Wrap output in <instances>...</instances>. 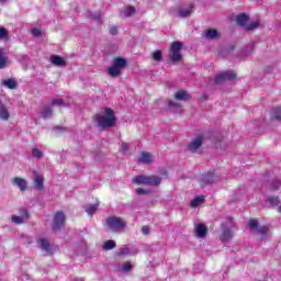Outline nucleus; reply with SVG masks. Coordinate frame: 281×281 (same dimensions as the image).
<instances>
[{"mask_svg": "<svg viewBox=\"0 0 281 281\" xmlns=\"http://www.w3.org/2000/svg\"><path fill=\"white\" fill-rule=\"evenodd\" d=\"M176 100H181L183 102L190 100V94H188V92H186L184 90H180L176 93L175 95Z\"/></svg>", "mask_w": 281, "mask_h": 281, "instance_id": "412c9836", "label": "nucleus"}, {"mask_svg": "<svg viewBox=\"0 0 281 281\" xmlns=\"http://www.w3.org/2000/svg\"><path fill=\"white\" fill-rule=\"evenodd\" d=\"M169 106L172 109V108L177 106V103L175 101H169Z\"/></svg>", "mask_w": 281, "mask_h": 281, "instance_id": "09e8293b", "label": "nucleus"}, {"mask_svg": "<svg viewBox=\"0 0 281 281\" xmlns=\"http://www.w3.org/2000/svg\"><path fill=\"white\" fill-rule=\"evenodd\" d=\"M222 233L220 235V240L222 243H229L234 238V232H236V224L232 218H226L222 224Z\"/></svg>", "mask_w": 281, "mask_h": 281, "instance_id": "f03ea898", "label": "nucleus"}, {"mask_svg": "<svg viewBox=\"0 0 281 281\" xmlns=\"http://www.w3.org/2000/svg\"><path fill=\"white\" fill-rule=\"evenodd\" d=\"M12 186H15V188H19L21 192H25L27 190V181L23 178L15 177L12 179Z\"/></svg>", "mask_w": 281, "mask_h": 281, "instance_id": "9d476101", "label": "nucleus"}, {"mask_svg": "<svg viewBox=\"0 0 281 281\" xmlns=\"http://www.w3.org/2000/svg\"><path fill=\"white\" fill-rule=\"evenodd\" d=\"M271 190H280L281 188V180H273L270 184Z\"/></svg>", "mask_w": 281, "mask_h": 281, "instance_id": "72a5a7b5", "label": "nucleus"}, {"mask_svg": "<svg viewBox=\"0 0 281 281\" xmlns=\"http://www.w3.org/2000/svg\"><path fill=\"white\" fill-rule=\"evenodd\" d=\"M42 117L47 119V117H52V108L47 106L44 109V111L42 112Z\"/></svg>", "mask_w": 281, "mask_h": 281, "instance_id": "c9c22d12", "label": "nucleus"}, {"mask_svg": "<svg viewBox=\"0 0 281 281\" xmlns=\"http://www.w3.org/2000/svg\"><path fill=\"white\" fill-rule=\"evenodd\" d=\"M126 65H127L126 59H124L122 57L114 58L113 63H112V66L121 71H122V69H124V67H126Z\"/></svg>", "mask_w": 281, "mask_h": 281, "instance_id": "ddd939ff", "label": "nucleus"}, {"mask_svg": "<svg viewBox=\"0 0 281 281\" xmlns=\"http://www.w3.org/2000/svg\"><path fill=\"white\" fill-rule=\"evenodd\" d=\"M133 183L137 186H159L161 178L157 176H136L133 179Z\"/></svg>", "mask_w": 281, "mask_h": 281, "instance_id": "7ed1b4c3", "label": "nucleus"}, {"mask_svg": "<svg viewBox=\"0 0 281 281\" xmlns=\"http://www.w3.org/2000/svg\"><path fill=\"white\" fill-rule=\"evenodd\" d=\"M270 205H280V199L276 198H270L269 199Z\"/></svg>", "mask_w": 281, "mask_h": 281, "instance_id": "a19ab883", "label": "nucleus"}, {"mask_svg": "<svg viewBox=\"0 0 281 281\" xmlns=\"http://www.w3.org/2000/svg\"><path fill=\"white\" fill-rule=\"evenodd\" d=\"M195 234L198 238H205V236H207V227H205V224H198Z\"/></svg>", "mask_w": 281, "mask_h": 281, "instance_id": "2eb2a0df", "label": "nucleus"}, {"mask_svg": "<svg viewBox=\"0 0 281 281\" xmlns=\"http://www.w3.org/2000/svg\"><path fill=\"white\" fill-rule=\"evenodd\" d=\"M43 183H44L43 176L35 175V178H34L35 190H43Z\"/></svg>", "mask_w": 281, "mask_h": 281, "instance_id": "aec40b11", "label": "nucleus"}, {"mask_svg": "<svg viewBox=\"0 0 281 281\" xmlns=\"http://www.w3.org/2000/svg\"><path fill=\"white\" fill-rule=\"evenodd\" d=\"M202 203H205V196L199 195L191 201V207H199Z\"/></svg>", "mask_w": 281, "mask_h": 281, "instance_id": "b1692460", "label": "nucleus"}, {"mask_svg": "<svg viewBox=\"0 0 281 281\" xmlns=\"http://www.w3.org/2000/svg\"><path fill=\"white\" fill-rule=\"evenodd\" d=\"M135 251L131 250L128 247H123L119 250L117 256H133Z\"/></svg>", "mask_w": 281, "mask_h": 281, "instance_id": "c85d7f7f", "label": "nucleus"}, {"mask_svg": "<svg viewBox=\"0 0 281 281\" xmlns=\"http://www.w3.org/2000/svg\"><path fill=\"white\" fill-rule=\"evenodd\" d=\"M117 245L115 244V240H106V241H104V244H103V246H102V249L104 250V251H109V250H111V249H115V247H116Z\"/></svg>", "mask_w": 281, "mask_h": 281, "instance_id": "bb28decb", "label": "nucleus"}, {"mask_svg": "<svg viewBox=\"0 0 281 281\" xmlns=\"http://www.w3.org/2000/svg\"><path fill=\"white\" fill-rule=\"evenodd\" d=\"M248 227L252 229V232H258L261 240H267V238L271 236V231H269V226L258 227V220H250L248 222Z\"/></svg>", "mask_w": 281, "mask_h": 281, "instance_id": "20e7f679", "label": "nucleus"}, {"mask_svg": "<svg viewBox=\"0 0 281 281\" xmlns=\"http://www.w3.org/2000/svg\"><path fill=\"white\" fill-rule=\"evenodd\" d=\"M65 213L63 211H58L55 213L54 218H53V232H58L61 227H65Z\"/></svg>", "mask_w": 281, "mask_h": 281, "instance_id": "423d86ee", "label": "nucleus"}, {"mask_svg": "<svg viewBox=\"0 0 281 281\" xmlns=\"http://www.w3.org/2000/svg\"><path fill=\"white\" fill-rule=\"evenodd\" d=\"M8 89H16V81L14 79H7L2 82Z\"/></svg>", "mask_w": 281, "mask_h": 281, "instance_id": "c756f323", "label": "nucleus"}, {"mask_svg": "<svg viewBox=\"0 0 281 281\" xmlns=\"http://www.w3.org/2000/svg\"><path fill=\"white\" fill-rule=\"evenodd\" d=\"M7 66H8V57L5 56L3 48H0V69H5Z\"/></svg>", "mask_w": 281, "mask_h": 281, "instance_id": "5701e85b", "label": "nucleus"}, {"mask_svg": "<svg viewBox=\"0 0 281 281\" xmlns=\"http://www.w3.org/2000/svg\"><path fill=\"white\" fill-rule=\"evenodd\" d=\"M100 205V202H97L94 204H87L85 206V212L88 216H93L95 212H98V207Z\"/></svg>", "mask_w": 281, "mask_h": 281, "instance_id": "4468645a", "label": "nucleus"}, {"mask_svg": "<svg viewBox=\"0 0 281 281\" xmlns=\"http://www.w3.org/2000/svg\"><path fill=\"white\" fill-rule=\"evenodd\" d=\"M270 115L271 120H277L278 122H281V108L271 110Z\"/></svg>", "mask_w": 281, "mask_h": 281, "instance_id": "a878e982", "label": "nucleus"}, {"mask_svg": "<svg viewBox=\"0 0 281 281\" xmlns=\"http://www.w3.org/2000/svg\"><path fill=\"white\" fill-rule=\"evenodd\" d=\"M161 58H162L161 50H156V52L153 53V59L156 63H161Z\"/></svg>", "mask_w": 281, "mask_h": 281, "instance_id": "473e14b6", "label": "nucleus"}, {"mask_svg": "<svg viewBox=\"0 0 281 281\" xmlns=\"http://www.w3.org/2000/svg\"><path fill=\"white\" fill-rule=\"evenodd\" d=\"M139 162L140 164H153V154H150L148 151L140 153Z\"/></svg>", "mask_w": 281, "mask_h": 281, "instance_id": "f3484780", "label": "nucleus"}, {"mask_svg": "<svg viewBox=\"0 0 281 281\" xmlns=\"http://www.w3.org/2000/svg\"><path fill=\"white\" fill-rule=\"evenodd\" d=\"M203 146V136L198 135L189 145H188V150L190 153H194L195 150H199Z\"/></svg>", "mask_w": 281, "mask_h": 281, "instance_id": "1a4fd4ad", "label": "nucleus"}, {"mask_svg": "<svg viewBox=\"0 0 281 281\" xmlns=\"http://www.w3.org/2000/svg\"><path fill=\"white\" fill-rule=\"evenodd\" d=\"M279 212H281V205L279 206Z\"/></svg>", "mask_w": 281, "mask_h": 281, "instance_id": "3c124183", "label": "nucleus"}, {"mask_svg": "<svg viewBox=\"0 0 281 281\" xmlns=\"http://www.w3.org/2000/svg\"><path fill=\"white\" fill-rule=\"evenodd\" d=\"M108 74L112 78H117V76L122 74V70H119L117 68H115V66L112 65V67L108 68Z\"/></svg>", "mask_w": 281, "mask_h": 281, "instance_id": "cd10ccee", "label": "nucleus"}, {"mask_svg": "<svg viewBox=\"0 0 281 281\" xmlns=\"http://www.w3.org/2000/svg\"><path fill=\"white\" fill-rule=\"evenodd\" d=\"M136 194H138V195L148 194V191L143 188H138V189H136Z\"/></svg>", "mask_w": 281, "mask_h": 281, "instance_id": "c03bdc74", "label": "nucleus"}, {"mask_svg": "<svg viewBox=\"0 0 281 281\" xmlns=\"http://www.w3.org/2000/svg\"><path fill=\"white\" fill-rule=\"evenodd\" d=\"M218 36H220L218 31L214 29H207L205 31V38L207 41H214V38H218Z\"/></svg>", "mask_w": 281, "mask_h": 281, "instance_id": "6ab92c4d", "label": "nucleus"}, {"mask_svg": "<svg viewBox=\"0 0 281 281\" xmlns=\"http://www.w3.org/2000/svg\"><path fill=\"white\" fill-rule=\"evenodd\" d=\"M38 245L43 249V251H46V254H52V247L49 246V240L46 238H41L38 240Z\"/></svg>", "mask_w": 281, "mask_h": 281, "instance_id": "a211bd4d", "label": "nucleus"}, {"mask_svg": "<svg viewBox=\"0 0 281 281\" xmlns=\"http://www.w3.org/2000/svg\"><path fill=\"white\" fill-rule=\"evenodd\" d=\"M0 41H8V30L0 27Z\"/></svg>", "mask_w": 281, "mask_h": 281, "instance_id": "f704fd0d", "label": "nucleus"}, {"mask_svg": "<svg viewBox=\"0 0 281 281\" xmlns=\"http://www.w3.org/2000/svg\"><path fill=\"white\" fill-rule=\"evenodd\" d=\"M183 47V44L181 42H173L170 46L171 52V60L173 63H179L181 60V49Z\"/></svg>", "mask_w": 281, "mask_h": 281, "instance_id": "0eeeda50", "label": "nucleus"}, {"mask_svg": "<svg viewBox=\"0 0 281 281\" xmlns=\"http://www.w3.org/2000/svg\"><path fill=\"white\" fill-rule=\"evenodd\" d=\"M192 12H194V7L192 4L183 5L178 11V16H180L181 19H187V16H190Z\"/></svg>", "mask_w": 281, "mask_h": 281, "instance_id": "9b49d317", "label": "nucleus"}, {"mask_svg": "<svg viewBox=\"0 0 281 281\" xmlns=\"http://www.w3.org/2000/svg\"><path fill=\"white\" fill-rule=\"evenodd\" d=\"M258 27V22H251L250 24L246 25V30H256Z\"/></svg>", "mask_w": 281, "mask_h": 281, "instance_id": "79ce46f5", "label": "nucleus"}, {"mask_svg": "<svg viewBox=\"0 0 281 281\" xmlns=\"http://www.w3.org/2000/svg\"><path fill=\"white\" fill-rule=\"evenodd\" d=\"M236 21L238 25L245 26L247 25V21H249V16L245 13H241L237 16Z\"/></svg>", "mask_w": 281, "mask_h": 281, "instance_id": "393cba45", "label": "nucleus"}, {"mask_svg": "<svg viewBox=\"0 0 281 281\" xmlns=\"http://www.w3.org/2000/svg\"><path fill=\"white\" fill-rule=\"evenodd\" d=\"M32 157H34L35 159H42L43 150H41L38 148H33L32 149Z\"/></svg>", "mask_w": 281, "mask_h": 281, "instance_id": "7c9ffc66", "label": "nucleus"}, {"mask_svg": "<svg viewBox=\"0 0 281 281\" xmlns=\"http://www.w3.org/2000/svg\"><path fill=\"white\" fill-rule=\"evenodd\" d=\"M205 179H206L207 183H214V176L207 175V176H205Z\"/></svg>", "mask_w": 281, "mask_h": 281, "instance_id": "49530a36", "label": "nucleus"}, {"mask_svg": "<svg viewBox=\"0 0 281 281\" xmlns=\"http://www.w3.org/2000/svg\"><path fill=\"white\" fill-rule=\"evenodd\" d=\"M27 218H29L27 211L24 210L22 216L13 215V216L11 217V221H12V223H15V225H21V224H23L25 221H27Z\"/></svg>", "mask_w": 281, "mask_h": 281, "instance_id": "f8f14e48", "label": "nucleus"}, {"mask_svg": "<svg viewBox=\"0 0 281 281\" xmlns=\"http://www.w3.org/2000/svg\"><path fill=\"white\" fill-rule=\"evenodd\" d=\"M121 153H122V155H126V153H128V144L123 143L121 145Z\"/></svg>", "mask_w": 281, "mask_h": 281, "instance_id": "ea45409f", "label": "nucleus"}, {"mask_svg": "<svg viewBox=\"0 0 281 281\" xmlns=\"http://www.w3.org/2000/svg\"><path fill=\"white\" fill-rule=\"evenodd\" d=\"M110 34H112V36H115V34H117V26H113L110 29Z\"/></svg>", "mask_w": 281, "mask_h": 281, "instance_id": "de8ad7c7", "label": "nucleus"}, {"mask_svg": "<svg viewBox=\"0 0 281 281\" xmlns=\"http://www.w3.org/2000/svg\"><path fill=\"white\" fill-rule=\"evenodd\" d=\"M0 120L3 122H8L10 120V110L3 104H0Z\"/></svg>", "mask_w": 281, "mask_h": 281, "instance_id": "dca6fc26", "label": "nucleus"}, {"mask_svg": "<svg viewBox=\"0 0 281 281\" xmlns=\"http://www.w3.org/2000/svg\"><path fill=\"white\" fill-rule=\"evenodd\" d=\"M50 61L53 65H56L57 67H65L66 65L65 59H63V57L60 56H53L50 58Z\"/></svg>", "mask_w": 281, "mask_h": 281, "instance_id": "4be33fe9", "label": "nucleus"}, {"mask_svg": "<svg viewBox=\"0 0 281 281\" xmlns=\"http://www.w3.org/2000/svg\"><path fill=\"white\" fill-rule=\"evenodd\" d=\"M53 106H67V104H65V101H63V99H55L53 100Z\"/></svg>", "mask_w": 281, "mask_h": 281, "instance_id": "58836bf2", "label": "nucleus"}, {"mask_svg": "<svg viewBox=\"0 0 281 281\" xmlns=\"http://www.w3.org/2000/svg\"><path fill=\"white\" fill-rule=\"evenodd\" d=\"M106 225L111 232H124V229H126V222L116 216L109 217Z\"/></svg>", "mask_w": 281, "mask_h": 281, "instance_id": "39448f33", "label": "nucleus"}, {"mask_svg": "<svg viewBox=\"0 0 281 281\" xmlns=\"http://www.w3.org/2000/svg\"><path fill=\"white\" fill-rule=\"evenodd\" d=\"M100 11H97L94 13L91 14V19H93L94 21H100Z\"/></svg>", "mask_w": 281, "mask_h": 281, "instance_id": "37998d69", "label": "nucleus"}, {"mask_svg": "<svg viewBox=\"0 0 281 281\" xmlns=\"http://www.w3.org/2000/svg\"><path fill=\"white\" fill-rule=\"evenodd\" d=\"M32 34H33V36H35L36 38H41V36H42V32H41V27H34V29H32Z\"/></svg>", "mask_w": 281, "mask_h": 281, "instance_id": "4c0bfd02", "label": "nucleus"}, {"mask_svg": "<svg viewBox=\"0 0 281 281\" xmlns=\"http://www.w3.org/2000/svg\"><path fill=\"white\" fill-rule=\"evenodd\" d=\"M123 14H124V16H133V14H135V8L128 7L127 9H125Z\"/></svg>", "mask_w": 281, "mask_h": 281, "instance_id": "e433bc0d", "label": "nucleus"}, {"mask_svg": "<svg viewBox=\"0 0 281 281\" xmlns=\"http://www.w3.org/2000/svg\"><path fill=\"white\" fill-rule=\"evenodd\" d=\"M142 232L145 234V236H148V234H150V228L148 226H143Z\"/></svg>", "mask_w": 281, "mask_h": 281, "instance_id": "a18cd8bd", "label": "nucleus"}, {"mask_svg": "<svg viewBox=\"0 0 281 281\" xmlns=\"http://www.w3.org/2000/svg\"><path fill=\"white\" fill-rule=\"evenodd\" d=\"M227 80H236V72L224 71L215 77V82L221 85V82H227Z\"/></svg>", "mask_w": 281, "mask_h": 281, "instance_id": "6e6552de", "label": "nucleus"}, {"mask_svg": "<svg viewBox=\"0 0 281 281\" xmlns=\"http://www.w3.org/2000/svg\"><path fill=\"white\" fill-rule=\"evenodd\" d=\"M94 122L99 128H113L117 122L115 112L111 108H103L100 113L95 114Z\"/></svg>", "mask_w": 281, "mask_h": 281, "instance_id": "f257e3e1", "label": "nucleus"}, {"mask_svg": "<svg viewBox=\"0 0 281 281\" xmlns=\"http://www.w3.org/2000/svg\"><path fill=\"white\" fill-rule=\"evenodd\" d=\"M5 1H8V0H0V3H5Z\"/></svg>", "mask_w": 281, "mask_h": 281, "instance_id": "8fccbe9b", "label": "nucleus"}, {"mask_svg": "<svg viewBox=\"0 0 281 281\" xmlns=\"http://www.w3.org/2000/svg\"><path fill=\"white\" fill-rule=\"evenodd\" d=\"M131 269H133V265H131V262H125L121 269H119V271H122V273H128V271H131Z\"/></svg>", "mask_w": 281, "mask_h": 281, "instance_id": "2f4dec72", "label": "nucleus"}]
</instances>
